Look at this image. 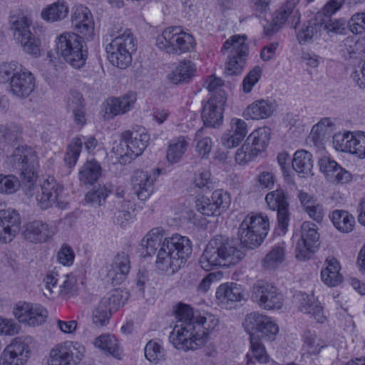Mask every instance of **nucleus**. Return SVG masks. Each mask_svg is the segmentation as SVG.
<instances>
[{
  "instance_id": "obj_35",
  "label": "nucleus",
  "mask_w": 365,
  "mask_h": 365,
  "mask_svg": "<svg viewBox=\"0 0 365 365\" xmlns=\"http://www.w3.org/2000/svg\"><path fill=\"white\" fill-rule=\"evenodd\" d=\"M242 297V286L233 282L221 284L216 291V298L222 304L240 302Z\"/></svg>"
},
{
  "instance_id": "obj_22",
  "label": "nucleus",
  "mask_w": 365,
  "mask_h": 365,
  "mask_svg": "<svg viewBox=\"0 0 365 365\" xmlns=\"http://www.w3.org/2000/svg\"><path fill=\"white\" fill-rule=\"evenodd\" d=\"M30 354L29 345L20 339H15L4 350L0 365H24Z\"/></svg>"
},
{
  "instance_id": "obj_54",
  "label": "nucleus",
  "mask_w": 365,
  "mask_h": 365,
  "mask_svg": "<svg viewBox=\"0 0 365 365\" xmlns=\"http://www.w3.org/2000/svg\"><path fill=\"white\" fill-rule=\"evenodd\" d=\"M197 210L205 216L220 215V212L212 203V200L205 196L198 197L195 201Z\"/></svg>"
},
{
  "instance_id": "obj_33",
  "label": "nucleus",
  "mask_w": 365,
  "mask_h": 365,
  "mask_svg": "<svg viewBox=\"0 0 365 365\" xmlns=\"http://www.w3.org/2000/svg\"><path fill=\"white\" fill-rule=\"evenodd\" d=\"M275 108V103L269 100H257L247 106L244 115L252 120L265 119L272 115Z\"/></svg>"
},
{
  "instance_id": "obj_38",
  "label": "nucleus",
  "mask_w": 365,
  "mask_h": 365,
  "mask_svg": "<svg viewBox=\"0 0 365 365\" xmlns=\"http://www.w3.org/2000/svg\"><path fill=\"white\" fill-rule=\"evenodd\" d=\"M292 167L300 178L312 175L313 160L312 154L304 150L296 151L292 160Z\"/></svg>"
},
{
  "instance_id": "obj_48",
  "label": "nucleus",
  "mask_w": 365,
  "mask_h": 365,
  "mask_svg": "<svg viewBox=\"0 0 365 365\" xmlns=\"http://www.w3.org/2000/svg\"><path fill=\"white\" fill-rule=\"evenodd\" d=\"M187 141L184 137H179L170 141L167 150V159L170 163H176L187 150Z\"/></svg>"
},
{
  "instance_id": "obj_34",
  "label": "nucleus",
  "mask_w": 365,
  "mask_h": 365,
  "mask_svg": "<svg viewBox=\"0 0 365 365\" xmlns=\"http://www.w3.org/2000/svg\"><path fill=\"white\" fill-rule=\"evenodd\" d=\"M297 298L299 311L304 314H312L317 322L323 323L324 322L325 317L323 314L322 307L315 300L314 296L302 294L297 296Z\"/></svg>"
},
{
  "instance_id": "obj_23",
  "label": "nucleus",
  "mask_w": 365,
  "mask_h": 365,
  "mask_svg": "<svg viewBox=\"0 0 365 365\" xmlns=\"http://www.w3.org/2000/svg\"><path fill=\"white\" fill-rule=\"evenodd\" d=\"M20 225L21 217L16 210H0V242H11L19 232Z\"/></svg>"
},
{
  "instance_id": "obj_61",
  "label": "nucleus",
  "mask_w": 365,
  "mask_h": 365,
  "mask_svg": "<svg viewBox=\"0 0 365 365\" xmlns=\"http://www.w3.org/2000/svg\"><path fill=\"white\" fill-rule=\"evenodd\" d=\"M75 255L72 248L66 244L63 245L57 253L58 261L65 266H71L74 260Z\"/></svg>"
},
{
  "instance_id": "obj_8",
  "label": "nucleus",
  "mask_w": 365,
  "mask_h": 365,
  "mask_svg": "<svg viewBox=\"0 0 365 365\" xmlns=\"http://www.w3.org/2000/svg\"><path fill=\"white\" fill-rule=\"evenodd\" d=\"M56 49L68 63L80 68L86 63L88 51L83 38L75 33L65 32L56 40Z\"/></svg>"
},
{
  "instance_id": "obj_50",
  "label": "nucleus",
  "mask_w": 365,
  "mask_h": 365,
  "mask_svg": "<svg viewBox=\"0 0 365 365\" xmlns=\"http://www.w3.org/2000/svg\"><path fill=\"white\" fill-rule=\"evenodd\" d=\"M261 340V339L255 338L254 336L250 338V352L247 354L248 364L252 362V358L262 364L269 361V356Z\"/></svg>"
},
{
  "instance_id": "obj_15",
  "label": "nucleus",
  "mask_w": 365,
  "mask_h": 365,
  "mask_svg": "<svg viewBox=\"0 0 365 365\" xmlns=\"http://www.w3.org/2000/svg\"><path fill=\"white\" fill-rule=\"evenodd\" d=\"M123 291L114 289L103 297L94 307L92 312V322L96 327L106 326L109 323L112 312L123 305Z\"/></svg>"
},
{
  "instance_id": "obj_46",
  "label": "nucleus",
  "mask_w": 365,
  "mask_h": 365,
  "mask_svg": "<svg viewBox=\"0 0 365 365\" xmlns=\"http://www.w3.org/2000/svg\"><path fill=\"white\" fill-rule=\"evenodd\" d=\"M95 346L111 354L115 358L120 359V351L117 339L110 334H102L96 339Z\"/></svg>"
},
{
  "instance_id": "obj_31",
  "label": "nucleus",
  "mask_w": 365,
  "mask_h": 365,
  "mask_svg": "<svg viewBox=\"0 0 365 365\" xmlns=\"http://www.w3.org/2000/svg\"><path fill=\"white\" fill-rule=\"evenodd\" d=\"M136 101L135 94L128 93L123 96L111 98L107 100L105 111L108 118L122 115L130 110Z\"/></svg>"
},
{
  "instance_id": "obj_62",
  "label": "nucleus",
  "mask_w": 365,
  "mask_h": 365,
  "mask_svg": "<svg viewBox=\"0 0 365 365\" xmlns=\"http://www.w3.org/2000/svg\"><path fill=\"white\" fill-rule=\"evenodd\" d=\"M351 133H336L333 137V144L335 148L341 152H346Z\"/></svg>"
},
{
  "instance_id": "obj_58",
  "label": "nucleus",
  "mask_w": 365,
  "mask_h": 365,
  "mask_svg": "<svg viewBox=\"0 0 365 365\" xmlns=\"http://www.w3.org/2000/svg\"><path fill=\"white\" fill-rule=\"evenodd\" d=\"M211 200L212 203L216 206L217 210L220 212V215L222 212L226 210L228 208L231 202V198L230 195L225 192L223 190H217L212 194Z\"/></svg>"
},
{
  "instance_id": "obj_45",
  "label": "nucleus",
  "mask_w": 365,
  "mask_h": 365,
  "mask_svg": "<svg viewBox=\"0 0 365 365\" xmlns=\"http://www.w3.org/2000/svg\"><path fill=\"white\" fill-rule=\"evenodd\" d=\"M303 349L311 355L318 354L327 346L326 342L318 337L314 331L306 330L303 335Z\"/></svg>"
},
{
  "instance_id": "obj_59",
  "label": "nucleus",
  "mask_w": 365,
  "mask_h": 365,
  "mask_svg": "<svg viewBox=\"0 0 365 365\" xmlns=\"http://www.w3.org/2000/svg\"><path fill=\"white\" fill-rule=\"evenodd\" d=\"M202 129H199L195 137V140L197 142L196 150L202 158L207 156L212 148V140L209 137H202Z\"/></svg>"
},
{
  "instance_id": "obj_10",
  "label": "nucleus",
  "mask_w": 365,
  "mask_h": 365,
  "mask_svg": "<svg viewBox=\"0 0 365 365\" xmlns=\"http://www.w3.org/2000/svg\"><path fill=\"white\" fill-rule=\"evenodd\" d=\"M221 51L224 54L229 51L224 74L227 76L241 74L249 53L245 36L236 35L232 36L224 43Z\"/></svg>"
},
{
  "instance_id": "obj_39",
  "label": "nucleus",
  "mask_w": 365,
  "mask_h": 365,
  "mask_svg": "<svg viewBox=\"0 0 365 365\" xmlns=\"http://www.w3.org/2000/svg\"><path fill=\"white\" fill-rule=\"evenodd\" d=\"M364 53L362 43L354 37H347L339 44V53L346 61L359 59Z\"/></svg>"
},
{
  "instance_id": "obj_17",
  "label": "nucleus",
  "mask_w": 365,
  "mask_h": 365,
  "mask_svg": "<svg viewBox=\"0 0 365 365\" xmlns=\"http://www.w3.org/2000/svg\"><path fill=\"white\" fill-rule=\"evenodd\" d=\"M78 345L73 341L55 345L50 351L48 365H77L83 356Z\"/></svg>"
},
{
  "instance_id": "obj_52",
  "label": "nucleus",
  "mask_w": 365,
  "mask_h": 365,
  "mask_svg": "<svg viewBox=\"0 0 365 365\" xmlns=\"http://www.w3.org/2000/svg\"><path fill=\"white\" fill-rule=\"evenodd\" d=\"M82 145L83 141L80 138H74L68 145L64 157L65 164L68 168L73 167L76 165L81 153Z\"/></svg>"
},
{
  "instance_id": "obj_26",
  "label": "nucleus",
  "mask_w": 365,
  "mask_h": 365,
  "mask_svg": "<svg viewBox=\"0 0 365 365\" xmlns=\"http://www.w3.org/2000/svg\"><path fill=\"white\" fill-rule=\"evenodd\" d=\"M10 92L19 98H26L36 88L35 77L31 72L22 68L11 81Z\"/></svg>"
},
{
  "instance_id": "obj_55",
  "label": "nucleus",
  "mask_w": 365,
  "mask_h": 365,
  "mask_svg": "<svg viewBox=\"0 0 365 365\" xmlns=\"http://www.w3.org/2000/svg\"><path fill=\"white\" fill-rule=\"evenodd\" d=\"M58 288V293L63 298H70L77 294V280L73 275H66V279Z\"/></svg>"
},
{
  "instance_id": "obj_1",
  "label": "nucleus",
  "mask_w": 365,
  "mask_h": 365,
  "mask_svg": "<svg viewBox=\"0 0 365 365\" xmlns=\"http://www.w3.org/2000/svg\"><path fill=\"white\" fill-rule=\"evenodd\" d=\"M175 312L177 322L169 339L177 349L184 351L205 345L209 331L213 330L219 323L214 314L194 312L190 306L182 303L177 306Z\"/></svg>"
},
{
  "instance_id": "obj_44",
  "label": "nucleus",
  "mask_w": 365,
  "mask_h": 365,
  "mask_svg": "<svg viewBox=\"0 0 365 365\" xmlns=\"http://www.w3.org/2000/svg\"><path fill=\"white\" fill-rule=\"evenodd\" d=\"M101 174V168L96 160L86 162L79 171L81 182L92 185L96 182Z\"/></svg>"
},
{
  "instance_id": "obj_32",
  "label": "nucleus",
  "mask_w": 365,
  "mask_h": 365,
  "mask_svg": "<svg viewBox=\"0 0 365 365\" xmlns=\"http://www.w3.org/2000/svg\"><path fill=\"white\" fill-rule=\"evenodd\" d=\"M153 179L148 172L137 170L135 172L132 182L135 194L140 200H147L153 192Z\"/></svg>"
},
{
  "instance_id": "obj_63",
  "label": "nucleus",
  "mask_w": 365,
  "mask_h": 365,
  "mask_svg": "<svg viewBox=\"0 0 365 365\" xmlns=\"http://www.w3.org/2000/svg\"><path fill=\"white\" fill-rule=\"evenodd\" d=\"M345 0H329L324 6L322 19H331V16L336 13L343 6Z\"/></svg>"
},
{
  "instance_id": "obj_53",
  "label": "nucleus",
  "mask_w": 365,
  "mask_h": 365,
  "mask_svg": "<svg viewBox=\"0 0 365 365\" xmlns=\"http://www.w3.org/2000/svg\"><path fill=\"white\" fill-rule=\"evenodd\" d=\"M284 259V250L282 247H274L263 259V265L269 269H275Z\"/></svg>"
},
{
  "instance_id": "obj_2",
  "label": "nucleus",
  "mask_w": 365,
  "mask_h": 365,
  "mask_svg": "<svg viewBox=\"0 0 365 365\" xmlns=\"http://www.w3.org/2000/svg\"><path fill=\"white\" fill-rule=\"evenodd\" d=\"M165 231L161 227H154L143 238L142 245L147 255H154L158 248L156 266L163 272L173 274L185 264L192 253V245L188 237L173 235L165 237L162 242Z\"/></svg>"
},
{
  "instance_id": "obj_18",
  "label": "nucleus",
  "mask_w": 365,
  "mask_h": 365,
  "mask_svg": "<svg viewBox=\"0 0 365 365\" xmlns=\"http://www.w3.org/2000/svg\"><path fill=\"white\" fill-rule=\"evenodd\" d=\"M63 187L53 177H48L41 185V192L36 197L38 205L42 210H46L53 204L59 209H66L68 202L61 200Z\"/></svg>"
},
{
  "instance_id": "obj_13",
  "label": "nucleus",
  "mask_w": 365,
  "mask_h": 365,
  "mask_svg": "<svg viewBox=\"0 0 365 365\" xmlns=\"http://www.w3.org/2000/svg\"><path fill=\"white\" fill-rule=\"evenodd\" d=\"M243 327L249 334L250 338L273 341L279 332L278 326L266 315L259 312L247 314L243 322Z\"/></svg>"
},
{
  "instance_id": "obj_27",
  "label": "nucleus",
  "mask_w": 365,
  "mask_h": 365,
  "mask_svg": "<svg viewBox=\"0 0 365 365\" xmlns=\"http://www.w3.org/2000/svg\"><path fill=\"white\" fill-rule=\"evenodd\" d=\"M319 166L329 182L343 184L349 182L351 179L349 172L328 156H323L319 159Z\"/></svg>"
},
{
  "instance_id": "obj_7",
  "label": "nucleus",
  "mask_w": 365,
  "mask_h": 365,
  "mask_svg": "<svg viewBox=\"0 0 365 365\" xmlns=\"http://www.w3.org/2000/svg\"><path fill=\"white\" fill-rule=\"evenodd\" d=\"M149 140L150 135L144 128H133L122 133L121 141L113 150L121 164L129 163L143 153Z\"/></svg>"
},
{
  "instance_id": "obj_9",
  "label": "nucleus",
  "mask_w": 365,
  "mask_h": 365,
  "mask_svg": "<svg viewBox=\"0 0 365 365\" xmlns=\"http://www.w3.org/2000/svg\"><path fill=\"white\" fill-rule=\"evenodd\" d=\"M156 46L168 54L180 55L192 51L195 41L193 36L183 31L180 26H171L158 36Z\"/></svg>"
},
{
  "instance_id": "obj_6",
  "label": "nucleus",
  "mask_w": 365,
  "mask_h": 365,
  "mask_svg": "<svg viewBox=\"0 0 365 365\" xmlns=\"http://www.w3.org/2000/svg\"><path fill=\"white\" fill-rule=\"evenodd\" d=\"M31 19L21 11H13L9 20V29L14 39L26 53L38 56L40 41L31 31Z\"/></svg>"
},
{
  "instance_id": "obj_49",
  "label": "nucleus",
  "mask_w": 365,
  "mask_h": 365,
  "mask_svg": "<svg viewBox=\"0 0 365 365\" xmlns=\"http://www.w3.org/2000/svg\"><path fill=\"white\" fill-rule=\"evenodd\" d=\"M238 235L242 245L250 250L259 247L266 237L259 233H255V231L246 230L240 226L238 229Z\"/></svg>"
},
{
  "instance_id": "obj_20",
  "label": "nucleus",
  "mask_w": 365,
  "mask_h": 365,
  "mask_svg": "<svg viewBox=\"0 0 365 365\" xmlns=\"http://www.w3.org/2000/svg\"><path fill=\"white\" fill-rule=\"evenodd\" d=\"M288 195L283 189H277L266 195L265 200L268 207L274 211H277V221L279 227L286 232L289 222V205L287 200Z\"/></svg>"
},
{
  "instance_id": "obj_11",
  "label": "nucleus",
  "mask_w": 365,
  "mask_h": 365,
  "mask_svg": "<svg viewBox=\"0 0 365 365\" xmlns=\"http://www.w3.org/2000/svg\"><path fill=\"white\" fill-rule=\"evenodd\" d=\"M322 14H318L297 34V39L301 44L312 41L317 37L318 33L324 29L328 34H344L346 30V21L344 19H322Z\"/></svg>"
},
{
  "instance_id": "obj_41",
  "label": "nucleus",
  "mask_w": 365,
  "mask_h": 365,
  "mask_svg": "<svg viewBox=\"0 0 365 365\" xmlns=\"http://www.w3.org/2000/svg\"><path fill=\"white\" fill-rule=\"evenodd\" d=\"M334 226L342 233L353 231L356 221L354 217L348 211L342 210H334L329 216Z\"/></svg>"
},
{
  "instance_id": "obj_24",
  "label": "nucleus",
  "mask_w": 365,
  "mask_h": 365,
  "mask_svg": "<svg viewBox=\"0 0 365 365\" xmlns=\"http://www.w3.org/2000/svg\"><path fill=\"white\" fill-rule=\"evenodd\" d=\"M225 104V98L221 94L210 98L205 104L202 119L206 126L216 127L222 123Z\"/></svg>"
},
{
  "instance_id": "obj_60",
  "label": "nucleus",
  "mask_w": 365,
  "mask_h": 365,
  "mask_svg": "<svg viewBox=\"0 0 365 365\" xmlns=\"http://www.w3.org/2000/svg\"><path fill=\"white\" fill-rule=\"evenodd\" d=\"M262 75V69L259 66L254 67L245 77L242 83L243 91L249 93L253 86L258 82Z\"/></svg>"
},
{
  "instance_id": "obj_3",
  "label": "nucleus",
  "mask_w": 365,
  "mask_h": 365,
  "mask_svg": "<svg viewBox=\"0 0 365 365\" xmlns=\"http://www.w3.org/2000/svg\"><path fill=\"white\" fill-rule=\"evenodd\" d=\"M244 256V252L233 240L224 235H216L207 245L199 262L203 269L209 271L215 267L235 265Z\"/></svg>"
},
{
  "instance_id": "obj_56",
  "label": "nucleus",
  "mask_w": 365,
  "mask_h": 365,
  "mask_svg": "<svg viewBox=\"0 0 365 365\" xmlns=\"http://www.w3.org/2000/svg\"><path fill=\"white\" fill-rule=\"evenodd\" d=\"M20 182L18 178L13 175H4L0 174V192L12 194L18 190Z\"/></svg>"
},
{
  "instance_id": "obj_47",
  "label": "nucleus",
  "mask_w": 365,
  "mask_h": 365,
  "mask_svg": "<svg viewBox=\"0 0 365 365\" xmlns=\"http://www.w3.org/2000/svg\"><path fill=\"white\" fill-rule=\"evenodd\" d=\"M145 358L153 364H158L166 359V352L156 341L150 340L144 348Z\"/></svg>"
},
{
  "instance_id": "obj_64",
  "label": "nucleus",
  "mask_w": 365,
  "mask_h": 365,
  "mask_svg": "<svg viewBox=\"0 0 365 365\" xmlns=\"http://www.w3.org/2000/svg\"><path fill=\"white\" fill-rule=\"evenodd\" d=\"M351 78L360 88H365V61L351 74Z\"/></svg>"
},
{
  "instance_id": "obj_29",
  "label": "nucleus",
  "mask_w": 365,
  "mask_h": 365,
  "mask_svg": "<svg viewBox=\"0 0 365 365\" xmlns=\"http://www.w3.org/2000/svg\"><path fill=\"white\" fill-rule=\"evenodd\" d=\"M247 125L242 119L232 118L230 129L221 138V143L227 148H233L239 145L247 134Z\"/></svg>"
},
{
  "instance_id": "obj_57",
  "label": "nucleus",
  "mask_w": 365,
  "mask_h": 365,
  "mask_svg": "<svg viewBox=\"0 0 365 365\" xmlns=\"http://www.w3.org/2000/svg\"><path fill=\"white\" fill-rule=\"evenodd\" d=\"M108 192L105 187H100L88 192L85 196V200L94 207H99L105 202Z\"/></svg>"
},
{
  "instance_id": "obj_30",
  "label": "nucleus",
  "mask_w": 365,
  "mask_h": 365,
  "mask_svg": "<svg viewBox=\"0 0 365 365\" xmlns=\"http://www.w3.org/2000/svg\"><path fill=\"white\" fill-rule=\"evenodd\" d=\"M23 235L32 242H43L54 234L53 228L48 224L41 220H34L24 226Z\"/></svg>"
},
{
  "instance_id": "obj_28",
  "label": "nucleus",
  "mask_w": 365,
  "mask_h": 365,
  "mask_svg": "<svg viewBox=\"0 0 365 365\" xmlns=\"http://www.w3.org/2000/svg\"><path fill=\"white\" fill-rule=\"evenodd\" d=\"M130 269V262L128 254L123 252L118 253L108 271V280L114 286L120 284L129 273Z\"/></svg>"
},
{
  "instance_id": "obj_4",
  "label": "nucleus",
  "mask_w": 365,
  "mask_h": 365,
  "mask_svg": "<svg viewBox=\"0 0 365 365\" xmlns=\"http://www.w3.org/2000/svg\"><path fill=\"white\" fill-rule=\"evenodd\" d=\"M11 166L21 171L25 185V193L32 197L38 189L37 178L38 157L34 150L27 145L16 147L9 157Z\"/></svg>"
},
{
  "instance_id": "obj_25",
  "label": "nucleus",
  "mask_w": 365,
  "mask_h": 365,
  "mask_svg": "<svg viewBox=\"0 0 365 365\" xmlns=\"http://www.w3.org/2000/svg\"><path fill=\"white\" fill-rule=\"evenodd\" d=\"M71 21L73 26L89 41L92 39L94 33V22L90 10L83 6H75L72 14Z\"/></svg>"
},
{
  "instance_id": "obj_37",
  "label": "nucleus",
  "mask_w": 365,
  "mask_h": 365,
  "mask_svg": "<svg viewBox=\"0 0 365 365\" xmlns=\"http://www.w3.org/2000/svg\"><path fill=\"white\" fill-rule=\"evenodd\" d=\"M196 72L195 64L191 61H180L170 74L169 81L174 84L187 83Z\"/></svg>"
},
{
  "instance_id": "obj_42",
  "label": "nucleus",
  "mask_w": 365,
  "mask_h": 365,
  "mask_svg": "<svg viewBox=\"0 0 365 365\" xmlns=\"http://www.w3.org/2000/svg\"><path fill=\"white\" fill-rule=\"evenodd\" d=\"M326 267L321 272L322 280L329 287H336L342 282V275L339 273L340 266L337 260L332 257L327 259Z\"/></svg>"
},
{
  "instance_id": "obj_43",
  "label": "nucleus",
  "mask_w": 365,
  "mask_h": 365,
  "mask_svg": "<svg viewBox=\"0 0 365 365\" xmlns=\"http://www.w3.org/2000/svg\"><path fill=\"white\" fill-rule=\"evenodd\" d=\"M68 14V6L63 0L48 5L41 12L42 18L48 22H55L65 19Z\"/></svg>"
},
{
  "instance_id": "obj_5",
  "label": "nucleus",
  "mask_w": 365,
  "mask_h": 365,
  "mask_svg": "<svg viewBox=\"0 0 365 365\" xmlns=\"http://www.w3.org/2000/svg\"><path fill=\"white\" fill-rule=\"evenodd\" d=\"M113 38L106 47L109 61L115 66L124 69L132 62V53L136 50V40L128 29L113 31Z\"/></svg>"
},
{
  "instance_id": "obj_16",
  "label": "nucleus",
  "mask_w": 365,
  "mask_h": 365,
  "mask_svg": "<svg viewBox=\"0 0 365 365\" xmlns=\"http://www.w3.org/2000/svg\"><path fill=\"white\" fill-rule=\"evenodd\" d=\"M319 234L317 232V226L309 221L304 222L301 225V237L295 249L297 259L301 261L310 259L319 245Z\"/></svg>"
},
{
  "instance_id": "obj_14",
  "label": "nucleus",
  "mask_w": 365,
  "mask_h": 365,
  "mask_svg": "<svg viewBox=\"0 0 365 365\" xmlns=\"http://www.w3.org/2000/svg\"><path fill=\"white\" fill-rule=\"evenodd\" d=\"M251 298L265 310H278L283 306V297L277 288L263 280H258L252 285Z\"/></svg>"
},
{
  "instance_id": "obj_12",
  "label": "nucleus",
  "mask_w": 365,
  "mask_h": 365,
  "mask_svg": "<svg viewBox=\"0 0 365 365\" xmlns=\"http://www.w3.org/2000/svg\"><path fill=\"white\" fill-rule=\"evenodd\" d=\"M270 139V129L267 127L254 130L245 143L237 150L235 160L240 164L252 161L266 148Z\"/></svg>"
},
{
  "instance_id": "obj_19",
  "label": "nucleus",
  "mask_w": 365,
  "mask_h": 365,
  "mask_svg": "<svg viewBox=\"0 0 365 365\" xmlns=\"http://www.w3.org/2000/svg\"><path fill=\"white\" fill-rule=\"evenodd\" d=\"M300 0H287L278 11L275 12L272 23L264 26V31L267 36H271L278 31L281 26L287 21H291L292 26L296 29L300 22V15L297 5Z\"/></svg>"
},
{
  "instance_id": "obj_51",
  "label": "nucleus",
  "mask_w": 365,
  "mask_h": 365,
  "mask_svg": "<svg viewBox=\"0 0 365 365\" xmlns=\"http://www.w3.org/2000/svg\"><path fill=\"white\" fill-rule=\"evenodd\" d=\"M23 68L16 61L4 62L0 64V83H9Z\"/></svg>"
},
{
  "instance_id": "obj_36",
  "label": "nucleus",
  "mask_w": 365,
  "mask_h": 365,
  "mask_svg": "<svg viewBox=\"0 0 365 365\" xmlns=\"http://www.w3.org/2000/svg\"><path fill=\"white\" fill-rule=\"evenodd\" d=\"M67 109L73 115L74 122L80 127L86 123L85 103L83 96L78 91H71L68 98Z\"/></svg>"
},
{
  "instance_id": "obj_21",
  "label": "nucleus",
  "mask_w": 365,
  "mask_h": 365,
  "mask_svg": "<svg viewBox=\"0 0 365 365\" xmlns=\"http://www.w3.org/2000/svg\"><path fill=\"white\" fill-rule=\"evenodd\" d=\"M13 313L20 322L34 327L45 322L48 316L46 309L41 305L26 302L16 304Z\"/></svg>"
},
{
  "instance_id": "obj_40",
  "label": "nucleus",
  "mask_w": 365,
  "mask_h": 365,
  "mask_svg": "<svg viewBox=\"0 0 365 365\" xmlns=\"http://www.w3.org/2000/svg\"><path fill=\"white\" fill-rule=\"evenodd\" d=\"M240 226L266 237L269 228V222L267 216L251 213L246 216Z\"/></svg>"
}]
</instances>
